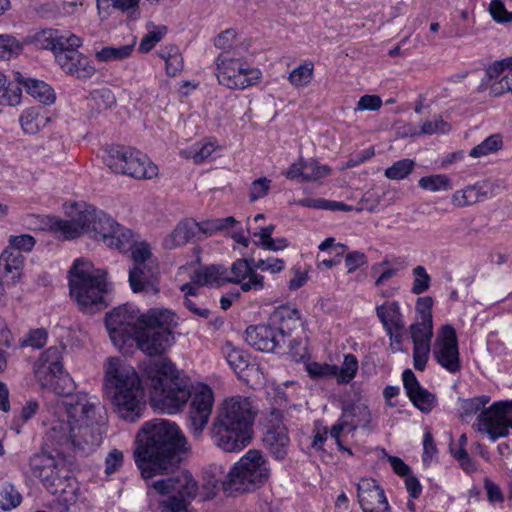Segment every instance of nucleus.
Instances as JSON below:
<instances>
[{"label": "nucleus", "instance_id": "1", "mask_svg": "<svg viewBox=\"0 0 512 512\" xmlns=\"http://www.w3.org/2000/svg\"><path fill=\"white\" fill-rule=\"evenodd\" d=\"M63 348L49 347L33 364V373L39 385L56 395L65 397L61 403L49 408L43 419V451L33 455L30 473L39 479L54 495V506L67 512L77 501V481L64 475L65 456L87 451L98 445L96 427V399L85 393L72 394L75 383L64 370Z\"/></svg>", "mask_w": 512, "mask_h": 512}, {"label": "nucleus", "instance_id": "2", "mask_svg": "<svg viewBox=\"0 0 512 512\" xmlns=\"http://www.w3.org/2000/svg\"><path fill=\"white\" fill-rule=\"evenodd\" d=\"M188 449L185 436L174 422L153 419L142 424L136 434L133 457L145 480L150 505L188 512L191 498L208 500L216 495L224 474L222 466L213 467L212 479L201 486L187 469L169 473L174 456Z\"/></svg>", "mask_w": 512, "mask_h": 512}, {"label": "nucleus", "instance_id": "3", "mask_svg": "<svg viewBox=\"0 0 512 512\" xmlns=\"http://www.w3.org/2000/svg\"><path fill=\"white\" fill-rule=\"evenodd\" d=\"M176 324V315L170 309L151 308L142 312L132 303L119 305L105 315L109 338L124 354L135 347L149 356L163 354L173 343L170 329Z\"/></svg>", "mask_w": 512, "mask_h": 512}, {"label": "nucleus", "instance_id": "4", "mask_svg": "<svg viewBox=\"0 0 512 512\" xmlns=\"http://www.w3.org/2000/svg\"><path fill=\"white\" fill-rule=\"evenodd\" d=\"M150 400L153 407L167 414L180 411L191 399L188 412L189 430L200 437L209 422L214 403L212 389L203 383L192 384L190 379L167 359L150 365Z\"/></svg>", "mask_w": 512, "mask_h": 512}, {"label": "nucleus", "instance_id": "5", "mask_svg": "<svg viewBox=\"0 0 512 512\" xmlns=\"http://www.w3.org/2000/svg\"><path fill=\"white\" fill-rule=\"evenodd\" d=\"M103 390L112 411L123 421H138L146 407L142 377L126 359L110 356L103 363Z\"/></svg>", "mask_w": 512, "mask_h": 512}, {"label": "nucleus", "instance_id": "6", "mask_svg": "<svg viewBox=\"0 0 512 512\" xmlns=\"http://www.w3.org/2000/svg\"><path fill=\"white\" fill-rule=\"evenodd\" d=\"M257 406L249 397L235 395L217 406L211 427L213 443L225 452H239L251 441Z\"/></svg>", "mask_w": 512, "mask_h": 512}, {"label": "nucleus", "instance_id": "7", "mask_svg": "<svg viewBox=\"0 0 512 512\" xmlns=\"http://www.w3.org/2000/svg\"><path fill=\"white\" fill-rule=\"evenodd\" d=\"M177 282L192 283L200 286H221L225 283L238 284L244 292H259L266 288L265 277L251 268L246 259H237L230 270L223 266H207L201 268L198 259L178 269Z\"/></svg>", "mask_w": 512, "mask_h": 512}, {"label": "nucleus", "instance_id": "8", "mask_svg": "<svg viewBox=\"0 0 512 512\" xmlns=\"http://www.w3.org/2000/svg\"><path fill=\"white\" fill-rule=\"evenodd\" d=\"M69 291L79 308L92 313L106 306L105 295L110 290L107 272L87 259H76L69 270Z\"/></svg>", "mask_w": 512, "mask_h": 512}, {"label": "nucleus", "instance_id": "9", "mask_svg": "<svg viewBox=\"0 0 512 512\" xmlns=\"http://www.w3.org/2000/svg\"><path fill=\"white\" fill-rule=\"evenodd\" d=\"M271 474L268 459L255 449L248 450L227 473L223 485L226 489L250 491L264 485Z\"/></svg>", "mask_w": 512, "mask_h": 512}, {"label": "nucleus", "instance_id": "10", "mask_svg": "<svg viewBox=\"0 0 512 512\" xmlns=\"http://www.w3.org/2000/svg\"><path fill=\"white\" fill-rule=\"evenodd\" d=\"M62 208L67 219L47 216L44 219L46 229L64 240H73L86 235L97 207L85 201L70 200L66 201Z\"/></svg>", "mask_w": 512, "mask_h": 512}, {"label": "nucleus", "instance_id": "11", "mask_svg": "<svg viewBox=\"0 0 512 512\" xmlns=\"http://www.w3.org/2000/svg\"><path fill=\"white\" fill-rule=\"evenodd\" d=\"M86 235L121 253H126L134 240V232L131 229L99 208L94 213Z\"/></svg>", "mask_w": 512, "mask_h": 512}, {"label": "nucleus", "instance_id": "12", "mask_svg": "<svg viewBox=\"0 0 512 512\" xmlns=\"http://www.w3.org/2000/svg\"><path fill=\"white\" fill-rule=\"evenodd\" d=\"M215 74L218 83L229 89L244 90L256 85L262 76L258 68L251 67L241 57H233L228 52L221 53L215 59Z\"/></svg>", "mask_w": 512, "mask_h": 512}, {"label": "nucleus", "instance_id": "13", "mask_svg": "<svg viewBox=\"0 0 512 512\" xmlns=\"http://www.w3.org/2000/svg\"><path fill=\"white\" fill-rule=\"evenodd\" d=\"M478 431L491 441L506 437L512 429V401H499L478 416Z\"/></svg>", "mask_w": 512, "mask_h": 512}, {"label": "nucleus", "instance_id": "14", "mask_svg": "<svg viewBox=\"0 0 512 512\" xmlns=\"http://www.w3.org/2000/svg\"><path fill=\"white\" fill-rule=\"evenodd\" d=\"M432 354L436 362L446 371L454 374L460 370L458 338L450 324H444L437 330Z\"/></svg>", "mask_w": 512, "mask_h": 512}, {"label": "nucleus", "instance_id": "15", "mask_svg": "<svg viewBox=\"0 0 512 512\" xmlns=\"http://www.w3.org/2000/svg\"><path fill=\"white\" fill-rule=\"evenodd\" d=\"M373 423L374 419L367 405L360 402L353 403L343 409L339 421L332 426L329 436L340 449H343L344 434L354 432L358 428L371 430L374 427Z\"/></svg>", "mask_w": 512, "mask_h": 512}, {"label": "nucleus", "instance_id": "16", "mask_svg": "<svg viewBox=\"0 0 512 512\" xmlns=\"http://www.w3.org/2000/svg\"><path fill=\"white\" fill-rule=\"evenodd\" d=\"M263 443L277 459H283L287 453L289 437L282 423V413L272 411L264 421Z\"/></svg>", "mask_w": 512, "mask_h": 512}, {"label": "nucleus", "instance_id": "17", "mask_svg": "<svg viewBox=\"0 0 512 512\" xmlns=\"http://www.w3.org/2000/svg\"><path fill=\"white\" fill-rule=\"evenodd\" d=\"M409 334L413 343V366L416 370L423 371L431 352L433 324L415 321L409 326Z\"/></svg>", "mask_w": 512, "mask_h": 512}, {"label": "nucleus", "instance_id": "18", "mask_svg": "<svg viewBox=\"0 0 512 512\" xmlns=\"http://www.w3.org/2000/svg\"><path fill=\"white\" fill-rule=\"evenodd\" d=\"M31 42L40 49L51 50L57 61L58 52L64 51L65 46H81L82 39L76 34L57 29H42L31 36Z\"/></svg>", "mask_w": 512, "mask_h": 512}, {"label": "nucleus", "instance_id": "19", "mask_svg": "<svg viewBox=\"0 0 512 512\" xmlns=\"http://www.w3.org/2000/svg\"><path fill=\"white\" fill-rule=\"evenodd\" d=\"M503 186L493 181H481L456 190L451 196V202L456 207H466L485 201L496 196Z\"/></svg>", "mask_w": 512, "mask_h": 512}, {"label": "nucleus", "instance_id": "20", "mask_svg": "<svg viewBox=\"0 0 512 512\" xmlns=\"http://www.w3.org/2000/svg\"><path fill=\"white\" fill-rule=\"evenodd\" d=\"M489 87L490 94L500 96L512 92V57L495 61L485 72L482 86Z\"/></svg>", "mask_w": 512, "mask_h": 512}, {"label": "nucleus", "instance_id": "21", "mask_svg": "<svg viewBox=\"0 0 512 512\" xmlns=\"http://www.w3.org/2000/svg\"><path fill=\"white\" fill-rule=\"evenodd\" d=\"M62 52L57 54V64L60 68L79 79H87L94 75L96 69L91 60L79 52L77 49L80 46H65Z\"/></svg>", "mask_w": 512, "mask_h": 512}, {"label": "nucleus", "instance_id": "22", "mask_svg": "<svg viewBox=\"0 0 512 512\" xmlns=\"http://www.w3.org/2000/svg\"><path fill=\"white\" fill-rule=\"evenodd\" d=\"M245 340L250 346L262 352H274L276 348L285 345V336L278 334L276 327L271 324L248 327Z\"/></svg>", "mask_w": 512, "mask_h": 512}, {"label": "nucleus", "instance_id": "23", "mask_svg": "<svg viewBox=\"0 0 512 512\" xmlns=\"http://www.w3.org/2000/svg\"><path fill=\"white\" fill-rule=\"evenodd\" d=\"M357 494L364 512H390L384 491L374 479L362 478L357 485Z\"/></svg>", "mask_w": 512, "mask_h": 512}, {"label": "nucleus", "instance_id": "24", "mask_svg": "<svg viewBox=\"0 0 512 512\" xmlns=\"http://www.w3.org/2000/svg\"><path fill=\"white\" fill-rule=\"evenodd\" d=\"M402 380L404 389L414 406L423 413H430L437 404L435 395L420 385L411 369L403 371Z\"/></svg>", "mask_w": 512, "mask_h": 512}, {"label": "nucleus", "instance_id": "25", "mask_svg": "<svg viewBox=\"0 0 512 512\" xmlns=\"http://www.w3.org/2000/svg\"><path fill=\"white\" fill-rule=\"evenodd\" d=\"M300 391L301 387L296 381L270 382L266 386L267 397L277 406L273 411L279 412L293 404L299 398Z\"/></svg>", "mask_w": 512, "mask_h": 512}, {"label": "nucleus", "instance_id": "26", "mask_svg": "<svg viewBox=\"0 0 512 512\" xmlns=\"http://www.w3.org/2000/svg\"><path fill=\"white\" fill-rule=\"evenodd\" d=\"M159 265H134L129 271V285L134 293L157 291Z\"/></svg>", "mask_w": 512, "mask_h": 512}, {"label": "nucleus", "instance_id": "27", "mask_svg": "<svg viewBox=\"0 0 512 512\" xmlns=\"http://www.w3.org/2000/svg\"><path fill=\"white\" fill-rule=\"evenodd\" d=\"M109 169L134 179H152L158 176L159 168L155 162H109Z\"/></svg>", "mask_w": 512, "mask_h": 512}, {"label": "nucleus", "instance_id": "28", "mask_svg": "<svg viewBox=\"0 0 512 512\" xmlns=\"http://www.w3.org/2000/svg\"><path fill=\"white\" fill-rule=\"evenodd\" d=\"M375 313L384 331L406 328L405 316L401 304L396 300H387L376 305Z\"/></svg>", "mask_w": 512, "mask_h": 512}, {"label": "nucleus", "instance_id": "29", "mask_svg": "<svg viewBox=\"0 0 512 512\" xmlns=\"http://www.w3.org/2000/svg\"><path fill=\"white\" fill-rule=\"evenodd\" d=\"M24 265L25 257L21 253L5 249L0 254V268L8 286L21 282Z\"/></svg>", "mask_w": 512, "mask_h": 512}, {"label": "nucleus", "instance_id": "30", "mask_svg": "<svg viewBox=\"0 0 512 512\" xmlns=\"http://www.w3.org/2000/svg\"><path fill=\"white\" fill-rule=\"evenodd\" d=\"M197 227L198 222L193 219L180 221L174 230L164 238L163 246L166 249H175L194 238H198Z\"/></svg>", "mask_w": 512, "mask_h": 512}, {"label": "nucleus", "instance_id": "31", "mask_svg": "<svg viewBox=\"0 0 512 512\" xmlns=\"http://www.w3.org/2000/svg\"><path fill=\"white\" fill-rule=\"evenodd\" d=\"M328 173L325 165L319 162H293L286 171V177L296 181L317 180Z\"/></svg>", "mask_w": 512, "mask_h": 512}, {"label": "nucleus", "instance_id": "32", "mask_svg": "<svg viewBox=\"0 0 512 512\" xmlns=\"http://www.w3.org/2000/svg\"><path fill=\"white\" fill-rule=\"evenodd\" d=\"M16 79L26 89V92L34 99L45 105L53 104L56 95L50 85L37 79H25L19 72L15 73Z\"/></svg>", "mask_w": 512, "mask_h": 512}, {"label": "nucleus", "instance_id": "33", "mask_svg": "<svg viewBox=\"0 0 512 512\" xmlns=\"http://www.w3.org/2000/svg\"><path fill=\"white\" fill-rule=\"evenodd\" d=\"M271 321L273 324L279 325L276 328L277 332L285 336V341L287 340V335L297 329L302 323L300 312L292 307H281L273 314Z\"/></svg>", "mask_w": 512, "mask_h": 512}, {"label": "nucleus", "instance_id": "34", "mask_svg": "<svg viewBox=\"0 0 512 512\" xmlns=\"http://www.w3.org/2000/svg\"><path fill=\"white\" fill-rule=\"evenodd\" d=\"M224 148L219 145L216 139L205 138L195 143L190 149L183 151V157L193 160H205L209 157H222Z\"/></svg>", "mask_w": 512, "mask_h": 512}, {"label": "nucleus", "instance_id": "35", "mask_svg": "<svg viewBox=\"0 0 512 512\" xmlns=\"http://www.w3.org/2000/svg\"><path fill=\"white\" fill-rule=\"evenodd\" d=\"M49 120V116L38 108L24 110L19 118L21 128L26 134H36L48 124Z\"/></svg>", "mask_w": 512, "mask_h": 512}, {"label": "nucleus", "instance_id": "36", "mask_svg": "<svg viewBox=\"0 0 512 512\" xmlns=\"http://www.w3.org/2000/svg\"><path fill=\"white\" fill-rule=\"evenodd\" d=\"M142 152L125 145H106L99 150L98 157L111 160H141Z\"/></svg>", "mask_w": 512, "mask_h": 512}, {"label": "nucleus", "instance_id": "37", "mask_svg": "<svg viewBox=\"0 0 512 512\" xmlns=\"http://www.w3.org/2000/svg\"><path fill=\"white\" fill-rule=\"evenodd\" d=\"M128 251H131L134 265H159L157 258L152 253L150 244L145 241H138L135 233L133 243L126 252Z\"/></svg>", "mask_w": 512, "mask_h": 512}, {"label": "nucleus", "instance_id": "38", "mask_svg": "<svg viewBox=\"0 0 512 512\" xmlns=\"http://www.w3.org/2000/svg\"><path fill=\"white\" fill-rule=\"evenodd\" d=\"M265 217L263 214H257L253 221L248 220L247 229L250 234L255 238V244L262 248V243L268 241L275 230V225L269 224L262 226L261 222L264 221Z\"/></svg>", "mask_w": 512, "mask_h": 512}, {"label": "nucleus", "instance_id": "39", "mask_svg": "<svg viewBox=\"0 0 512 512\" xmlns=\"http://www.w3.org/2000/svg\"><path fill=\"white\" fill-rule=\"evenodd\" d=\"M304 368L308 376L315 381L334 378L335 374H337V365L325 362L308 360L304 363Z\"/></svg>", "mask_w": 512, "mask_h": 512}, {"label": "nucleus", "instance_id": "40", "mask_svg": "<svg viewBox=\"0 0 512 512\" xmlns=\"http://www.w3.org/2000/svg\"><path fill=\"white\" fill-rule=\"evenodd\" d=\"M160 57L165 61L167 75L176 76L182 71L184 61L177 46L164 47L160 51Z\"/></svg>", "mask_w": 512, "mask_h": 512}, {"label": "nucleus", "instance_id": "41", "mask_svg": "<svg viewBox=\"0 0 512 512\" xmlns=\"http://www.w3.org/2000/svg\"><path fill=\"white\" fill-rule=\"evenodd\" d=\"M180 290L183 292L185 297V306L195 315L203 318H207L209 315V310L202 306L199 302L194 301L191 297L198 296V289L194 287L192 283L187 282H178Z\"/></svg>", "mask_w": 512, "mask_h": 512}, {"label": "nucleus", "instance_id": "42", "mask_svg": "<svg viewBox=\"0 0 512 512\" xmlns=\"http://www.w3.org/2000/svg\"><path fill=\"white\" fill-rule=\"evenodd\" d=\"M135 41L131 44L122 45L118 47H104L96 52L95 57L100 62L120 61L128 58L134 49Z\"/></svg>", "mask_w": 512, "mask_h": 512}, {"label": "nucleus", "instance_id": "43", "mask_svg": "<svg viewBox=\"0 0 512 512\" xmlns=\"http://www.w3.org/2000/svg\"><path fill=\"white\" fill-rule=\"evenodd\" d=\"M420 188L430 192L447 191L452 188V181L445 174H432L421 177L418 181Z\"/></svg>", "mask_w": 512, "mask_h": 512}, {"label": "nucleus", "instance_id": "44", "mask_svg": "<svg viewBox=\"0 0 512 512\" xmlns=\"http://www.w3.org/2000/svg\"><path fill=\"white\" fill-rule=\"evenodd\" d=\"M502 146V137L499 134H494L487 137L483 142L471 149L468 156L473 158L489 156L499 151Z\"/></svg>", "mask_w": 512, "mask_h": 512}, {"label": "nucleus", "instance_id": "45", "mask_svg": "<svg viewBox=\"0 0 512 512\" xmlns=\"http://www.w3.org/2000/svg\"><path fill=\"white\" fill-rule=\"evenodd\" d=\"M236 224L234 217L229 216L225 218L208 219L202 222H198L197 233L205 236L213 235L218 231L227 229L228 227Z\"/></svg>", "mask_w": 512, "mask_h": 512}, {"label": "nucleus", "instance_id": "46", "mask_svg": "<svg viewBox=\"0 0 512 512\" xmlns=\"http://www.w3.org/2000/svg\"><path fill=\"white\" fill-rule=\"evenodd\" d=\"M22 502V496L12 484H4L0 488V508L9 511L18 507Z\"/></svg>", "mask_w": 512, "mask_h": 512}, {"label": "nucleus", "instance_id": "47", "mask_svg": "<svg viewBox=\"0 0 512 512\" xmlns=\"http://www.w3.org/2000/svg\"><path fill=\"white\" fill-rule=\"evenodd\" d=\"M298 205L314 209H322L329 211H349L351 210L346 204L338 201L327 200L323 198H306L297 202Z\"/></svg>", "mask_w": 512, "mask_h": 512}, {"label": "nucleus", "instance_id": "48", "mask_svg": "<svg viewBox=\"0 0 512 512\" xmlns=\"http://www.w3.org/2000/svg\"><path fill=\"white\" fill-rule=\"evenodd\" d=\"M357 371L358 361L356 357L352 354H347L341 367L337 366V374H335L334 378L340 384L349 383L355 377Z\"/></svg>", "mask_w": 512, "mask_h": 512}, {"label": "nucleus", "instance_id": "49", "mask_svg": "<svg viewBox=\"0 0 512 512\" xmlns=\"http://www.w3.org/2000/svg\"><path fill=\"white\" fill-rule=\"evenodd\" d=\"M411 273L413 279L411 292L415 295H420L428 291L431 285V276L426 268L422 265H417L412 269Z\"/></svg>", "mask_w": 512, "mask_h": 512}, {"label": "nucleus", "instance_id": "50", "mask_svg": "<svg viewBox=\"0 0 512 512\" xmlns=\"http://www.w3.org/2000/svg\"><path fill=\"white\" fill-rule=\"evenodd\" d=\"M16 82H6L0 92V105L16 106L20 104L22 97V83L15 78Z\"/></svg>", "mask_w": 512, "mask_h": 512}, {"label": "nucleus", "instance_id": "51", "mask_svg": "<svg viewBox=\"0 0 512 512\" xmlns=\"http://www.w3.org/2000/svg\"><path fill=\"white\" fill-rule=\"evenodd\" d=\"M313 69L314 67L311 62L304 63L289 74L288 80L294 87H305L313 78Z\"/></svg>", "mask_w": 512, "mask_h": 512}, {"label": "nucleus", "instance_id": "52", "mask_svg": "<svg viewBox=\"0 0 512 512\" xmlns=\"http://www.w3.org/2000/svg\"><path fill=\"white\" fill-rule=\"evenodd\" d=\"M434 301L430 296L418 297L415 303L416 322L433 324V308Z\"/></svg>", "mask_w": 512, "mask_h": 512}, {"label": "nucleus", "instance_id": "53", "mask_svg": "<svg viewBox=\"0 0 512 512\" xmlns=\"http://www.w3.org/2000/svg\"><path fill=\"white\" fill-rule=\"evenodd\" d=\"M286 262L282 258L268 256L266 258L258 259L254 264V270L259 269L262 272H267L271 275H276L285 270ZM253 269V267H251Z\"/></svg>", "mask_w": 512, "mask_h": 512}, {"label": "nucleus", "instance_id": "54", "mask_svg": "<svg viewBox=\"0 0 512 512\" xmlns=\"http://www.w3.org/2000/svg\"><path fill=\"white\" fill-rule=\"evenodd\" d=\"M8 247L11 251L31 252L34 248L36 241L33 236L29 234L11 235L8 239Z\"/></svg>", "mask_w": 512, "mask_h": 512}, {"label": "nucleus", "instance_id": "55", "mask_svg": "<svg viewBox=\"0 0 512 512\" xmlns=\"http://www.w3.org/2000/svg\"><path fill=\"white\" fill-rule=\"evenodd\" d=\"M450 125L440 117H435L431 120H426L422 123L420 131L413 132L412 135H432V134H445L449 132Z\"/></svg>", "mask_w": 512, "mask_h": 512}, {"label": "nucleus", "instance_id": "56", "mask_svg": "<svg viewBox=\"0 0 512 512\" xmlns=\"http://www.w3.org/2000/svg\"><path fill=\"white\" fill-rule=\"evenodd\" d=\"M224 353L227 363L236 374H240L245 368H248L247 361L240 350L227 345L224 349Z\"/></svg>", "mask_w": 512, "mask_h": 512}, {"label": "nucleus", "instance_id": "57", "mask_svg": "<svg viewBox=\"0 0 512 512\" xmlns=\"http://www.w3.org/2000/svg\"><path fill=\"white\" fill-rule=\"evenodd\" d=\"M167 28L165 26L155 27L154 30L145 34L139 44V51L146 53L149 52L158 42L162 40L166 34Z\"/></svg>", "mask_w": 512, "mask_h": 512}, {"label": "nucleus", "instance_id": "58", "mask_svg": "<svg viewBox=\"0 0 512 512\" xmlns=\"http://www.w3.org/2000/svg\"><path fill=\"white\" fill-rule=\"evenodd\" d=\"M124 454L118 449H112L104 459V473L106 476H111L118 472L123 466Z\"/></svg>", "mask_w": 512, "mask_h": 512}, {"label": "nucleus", "instance_id": "59", "mask_svg": "<svg viewBox=\"0 0 512 512\" xmlns=\"http://www.w3.org/2000/svg\"><path fill=\"white\" fill-rule=\"evenodd\" d=\"M450 452L466 472H473L476 470V463L467 454L464 446H458L456 443L452 442L450 444Z\"/></svg>", "mask_w": 512, "mask_h": 512}, {"label": "nucleus", "instance_id": "60", "mask_svg": "<svg viewBox=\"0 0 512 512\" xmlns=\"http://www.w3.org/2000/svg\"><path fill=\"white\" fill-rule=\"evenodd\" d=\"M48 333L44 328L31 330L27 336L21 340L22 347L42 348L47 343Z\"/></svg>", "mask_w": 512, "mask_h": 512}, {"label": "nucleus", "instance_id": "61", "mask_svg": "<svg viewBox=\"0 0 512 512\" xmlns=\"http://www.w3.org/2000/svg\"><path fill=\"white\" fill-rule=\"evenodd\" d=\"M489 13L498 23L512 22V11H507L502 0H492L489 4Z\"/></svg>", "mask_w": 512, "mask_h": 512}, {"label": "nucleus", "instance_id": "62", "mask_svg": "<svg viewBox=\"0 0 512 512\" xmlns=\"http://www.w3.org/2000/svg\"><path fill=\"white\" fill-rule=\"evenodd\" d=\"M389 339V347L393 353L405 352V328H395L385 331Z\"/></svg>", "mask_w": 512, "mask_h": 512}, {"label": "nucleus", "instance_id": "63", "mask_svg": "<svg viewBox=\"0 0 512 512\" xmlns=\"http://www.w3.org/2000/svg\"><path fill=\"white\" fill-rule=\"evenodd\" d=\"M309 280V273L306 269L294 266L290 270V278L287 287L290 291H297L302 288Z\"/></svg>", "mask_w": 512, "mask_h": 512}, {"label": "nucleus", "instance_id": "64", "mask_svg": "<svg viewBox=\"0 0 512 512\" xmlns=\"http://www.w3.org/2000/svg\"><path fill=\"white\" fill-rule=\"evenodd\" d=\"M413 170V162H394L385 170V175L391 180H401L408 176Z\"/></svg>", "mask_w": 512, "mask_h": 512}]
</instances>
